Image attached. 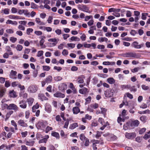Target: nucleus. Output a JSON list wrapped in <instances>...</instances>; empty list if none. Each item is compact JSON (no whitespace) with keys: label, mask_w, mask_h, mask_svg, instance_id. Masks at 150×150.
Masks as SVG:
<instances>
[{"label":"nucleus","mask_w":150,"mask_h":150,"mask_svg":"<svg viewBox=\"0 0 150 150\" xmlns=\"http://www.w3.org/2000/svg\"><path fill=\"white\" fill-rule=\"evenodd\" d=\"M52 80V76H49L46 78L45 82L47 83H50L51 82Z\"/></svg>","instance_id":"43"},{"label":"nucleus","mask_w":150,"mask_h":150,"mask_svg":"<svg viewBox=\"0 0 150 150\" xmlns=\"http://www.w3.org/2000/svg\"><path fill=\"white\" fill-rule=\"evenodd\" d=\"M33 29L32 28H29L27 29L26 30V33L28 35H30L31 33H32L33 31Z\"/></svg>","instance_id":"54"},{"label":"nucleus","mask_w":150,"mask_h":150,"mask_svg":"<svg viewBox=\"0 0 150 150\" xmlns=\"http://www.w3.org/2000/svg\"><path fill=\"white\" fill-rule=\"evenodd\" d=\"M48 123L46 120H42L39 121L37 123L36 126L38 129H44L45 128L46 126L48 125Z\"/></svg>","instance_id":"1"},{"label":"nucleus","mask_w":150,"mask_h":150,"mask_svg":"<svg viewBox=\"0 0 150 150\" xmlns=\"http://www.w3.org/2000/svg\"><path fill=\"white\" fill-rule=\"evenodd\" d=\"M51 135L52 136L56 137L57 139H59V134L56 132H52L51 133Z\"/></svg>","instance_id":"30"},{"label":"nucleus","mask_w":150,"mask_h":150,"mask_svg":"<svg viewBox=\"0 0 150 150\" xmlns=\"http://www.w3.org/2000/svg\"><path fill=\"white\" fill-rule=\"evenodd\" d=\"M9 96L12 98H15L17 96L16 93L13 90L10 91L9 92Z\"/></svg>","instance_id":"23"},{"label":"nucleus","mask_w":150,"mask_h":150,"mask_svg":"<svg viewBox=\"0 0 150 150\" xmlns=\"http://www.w3.org/2000/svg\"><path fill=\"white\" fill-rule=\"evenodd\" d=\"M73 113L74 114H77L80 111L79 108L78 107H75L72 109Z\"/></svg>","instance_id":"24"},{"label":"nucleus","mask_w":150,"mask_h":150,"mask_svg":"<svg viewBox=\"0 0 150 150\" xmlns=\"http://www.w3.org/2000/svg\"><path fill=\"white\" fill-rule=\"evenodd\" d=\"M144 46V43L139 44L138 42L136 41L133 42L131 44L132 47L137 49H141L142 47H143Z\"/></svg>","instance_id":"5"},{"label":"nucleus","mask_w":150,"mask_h":150,"mask_svg":"<svg viewBox=\"0 0 150 150\" xmlns=\"http://www.w3.org/2000/svg\"><path fill=\"white\" fill-rule=\"evenodd\" d=\"M11 82L8 81H5V86L6 87H8L10 86Z\"/></svg>","instance_id":"61"},{"label":"nucleus","mask_w":150,"mask_h":150,"mask_svg":"<svg viewBox=\"0 0 150 150\" xmlns=\"http://www.w3.org/2000/svg\"><path fill=\"white\" fill-rule=\"evenodd\" d=\"M85 78V76L82 75L78 77L76 81L79 83H82L84 82V79Z\"/></svg>","instance_id":"17"},{"label":"nucleus","mask_w":150,"mask_h":150,"mask_svg":"<svg viewBox=\"0 0 150 150\" xmlns=\"http://www.w3.org/2000/svg\"><path fill=\"white\" fill-rule=\"evenodd\" d=\"M53 130V128L51 127L47 126L45 128V132L46 133H48L50 131Z\"/></svg>","instance_id":"44"},{"label":"nucleus","mask_w":150,"mask_h":150,"mask_svg":"<svg viewBox=\"0 0 150 150\" xmlns=\"http://www.w3.org/2000/svg\"><path fill=\"white\" fill-rule=\"evenodd\" d=\"M10 40L12 42L14 43L17 41V38H16L11 37L10 38Z\"/></svg>","instance_id":"53"},{"label":"nucleus","mask_w":150,"mask_h":150,"mask_svg":"<svg viewBox=\"0 0 150 150\" xmlns=\"http://www.w3.org/2000/svg\"><path fill=\"white\" fill-rule=\"evenodd\" d=\"M115 91L112 89H109L105 91L104 94L105 97L110 98L113 96Z\"/></svg>","instance_id":"4"},{"label":"nucleus","mask_w":150,"mask_h":150,"mask_svg":"<svg viewBox=\"0 0 150 150\" xmlns=\"http://www.w3.org/2000/svg\"><path fill=\"white\" fill-rule=\"evenodd\" d=\"M18 81H14L12 83L11 86L12 87H14L17 86H18Z\"/></svg>","instance_id":"60"},{"label":"nucleus","mask_w":150,"mask_h":150,"mask_svg":"<svg viewBox=\"0 0 150 150\" xmlns=\"http://www.w3.org/2000/svg\"><path fill=\"white\" fill-rule=\"evenodd\" d=\"M91 96H88L87 98L86 99V104L89 103L91 100Z\"/></svg>","instance_id":"63"},{"label":"nucleus","mask_w":150,"mask_h":150,"mask_svg":"<svg viewBox=\"0 0 150 150\" xmlns=\"http://www.w3.org/2000/svg\"><path fill=\"white\" fill-rule=\"evenodd\" d=\"M146 129L145 128H143L141 129L139 131V133L140 134H142L146 131Z\"/></svg>","instance_id":"57"},{"label":"nucleus","mask_w":150,"mask_h":150,"mask_svg":"<svg viewBox=\"0 0 150 150\" xmlns=\"http://www.w3.org/2000/svg\"><path fill=\"white\" fill-rule=\"evenodd\" d=\"M150 130L144 136V138L145 139L150 138Z\"/></svg>","instance_id":"40"},{"label":"nucleus","mask_w":150,"mask_h":150,"mask_svg":"<svg viewBox=\"0 0 150 150\" xmlns=\"http://www.w3.org/2000/svg\"><path fill=\"white\" fill-rule=\"evenodd\" d=\"M130 87V85L129 84L125 85H121V88L123 90L125 89L128 88L129 89Z\"/></svg>","instance_id":"42"},{"label":"nucleus","mask_w":150,"mask_h":150,"mask_svg":"<svg viewBox=\"0 0 150 150\" xmlns=\"http://www.w3.org/2000/svg\"><path fill=\"white\" fill-rule=\"evenodd\" d=\"M17 74V72L16 71L13 70H11L10 74V77L12 79H16V75Z\"/></svg>","instance_id":"16"},{"label":"nucleus","mask_w":150,"mask_h":150,"mask_svg":"<svg viewBox=\"0 0 150 150\" xmlns=\"http://www.w3.org/2000/svg\"><path fill=\"white\" fill-rule=\"evenodd\" d=\"M98 122H100L102 125H104L105 124H109V123L108 122H105L104 120L101 117H100L98 120Z\"/></svg>","instance_id":"28"},{"label":"nucleus","mask_w":150,"mask_h":150,"mask_svg":"<svg viewBox=\"0 0 150 150\" xmlns=\"http://www.w3.org/2000/svg\"><path fill=\"white\" fill-rule=\"evenodd\" d=\"M18 124L23 127H26L27 126V124L25 123L24 121L22 120H20L18 122Z\"/></svg>","instance_id":"22"},{"label":"nucleus","mask_w":150,"mask_h":150,"mask_svg":"<svg viewBox=\"0 0 150 150\" xmlns=\"http://www.w3.org/2000/svg\"><path fill=\"white\" fill-rule=\"evenodd\" d=\"M54 96L56 98H64L65 95L64 94L62 93L59 91H57L54 94Z\"/></svg>","instance_id":"15"},{"label":"nucleus","mask_w":150,"mask_h":150,"mask_svg":"<svg viewBox=\"0 0 150 150\" xmlns=\"http://www.w3.org/2000/svg\"><path fill=\"white\" fill-rule=\"evenodd\" d=\"M141 120L143 122H145L146 121V117L145 116H142L140 117Z\"/></svg>","instance_id":"62"},{"label":"nucleus","mask_w":150,"mask_h":150,"mask_svg":"<svg viewBox=\"0 0 150 150\" xmlns=\"http://www.w3.org/2000/svg\"><path fill=\"white\" fill-rule=\"evenodd\" d=\"M142 89L144 91L147 90L149 89V87L148 86H146L144 84L142 85Z\"/></svg>","instance_id":"50"},{"label":"nucleus","mask_w":150,"mask_h":150,"mask_svg":"<svg viewBox=\"0 0 150 150\" xmlns=\"http://www.w3.org/2000/svg\"><path fill=\"white\" fill-rule=\"evenodd\" d=\"M20 107L23 109H25L26 108L27 105L26 102L25 100H22L19 103Z\"/></svg>","instance_id":"12"},{"label":"nucleus","mask_w":150,"mask_h":150,"mask_svg":"<svg viewBox=\"0 0 150 150\" xmlns=\"http://www.w3.org/2000/svg\"><path fill=\"white\" fill-rule=\"evenodd\" d=\"M6 23L7 24H11L17 25L18 24V23L16 21H13L11 20H8L6 21Z\"/></svg>","instance_id":"25"},{"label":"nucleus","mask_w":150,"mask_h":150,"mask_svg":"<svg viewBox=\"0 0 150 150\" xmlns=\"http://www.w3.org/2000/svg\"><path fill=\"white\" fill-rule=\"evenodd\" d=\"M15 145L14 144H12L8 145V146H6V149H7L10 150L11 148L15 146Z\"/></svg>","instance_id":"51"},{"label":"nucleus","mask_w":150,"mask_h":150,"mask_svg":"<svg viewBox=\"0 0 150 150\" xmlns=\"http://www.w3.org/2000/svg\"><path fill=\"white\" fill-rule=\"evenodd\" d=\"M122 56L126 57H134L137 58H139V55L135 52H129L122 54Z\"/></svg>","instance_id":"3"},{"label":"nucleus","mask_w":150,"mask_h":150,"mask_svg":"<svg viewBox=\"0 0 150 150\" xmlns=\"http://www.w3.org/2000/svg\"><path fill=\"white\" fill-rule=\"evenodd\" d=\"M78 8L79 10L86 12H88L89 11L88 8L86 6L83 5H78Z\"/></svg>","instance_id":"8"},{"label":"nucleus","mask_w":150,"mask_h":150,"mask_svg":"<svg viewBox=\"0 0 150 150\" xmlns=\"http://www.w3.org/2000/svg\"><path fill=\"white\" fill-rule=\"evenodd\" d=\"M38 88L35 85L30 86L28 88V92L31 93H34L38 90Z\"/></svg>","instance_id":"7"},{"label":"nucleus","mask_w":150,"mask_h":150,"mask_svg":"<svg viewBox=\"0 0 150 150\" xmlns=\"http://www.w3.org/2000/svg\"><path fill=\"white\" fill-rule=\"evenodd\" d=\"M11 125L14 127L15 129L17 130L18 129L17 125L16 122L14 120H12L11 121Z\"/></svg>","instance_id":"31"},{"label":"nucleus","mask_w":150,"mask_h":150,"mask_svg":"<svg viewBox=\"0 0 150 150\" xmlns=\"http://www.w3.org/2000/svg\"><path fill=\"white\" fill-rule=\"evenodd\" d=\"M120 9H115L114 8H110L108 10L109 12H120Z\"/></svg>","instance_id":"32"},{"label":"nucleus","mask_w":150,"mask_h":150,"mask_svg":"<svg viewBox=\"0 0 150 150\" xmlns=\"http://www.w3.org/2000/svg\"><path fill=\"white\" fill-rule=\"evenodd\" d=\"M108 82L110 84H114L115 82V81L112 78H109L107 79Z\"/></svg>","instance_id":"34"},{"label":"nucleus","mask_w":150,"mask_h":150,"mask_svg":"<svg viewBox=\"0 0 150 150\" xmlns=\"http://www.w3.org/2000/svg\"><path fill=\"white\" fill-rule=\"evenodd\" d=\"M38 96L39 98L42 101L48 100V99L42 93H40L39 94Z\"/></svg>","instance_id":"19"},{"label":"nucleus","mask_w":150,"mask_h":150,"mask_svg":"<svg viewBox=\"0 0 150 150\" xmlns=\"http://www.w3.org/2000/svg\"><path fill=\"white\" fill-rule=\"evenodd\" d=\"M125 136L128 139H133L136 137V135L135 132L130 133L126 132L125 134Z\"/></svg>","instance_id":"6"},{"label":"nucleus","mask_w":150,"mask_h":150,"mask_svg":"<svg viewBox=\"0 0 150 150\" xmlns=\"http://www.w3.org/2000/svg\"><path fill=\"white\" fill-rule=\"evenodd\" d=\"M43 53V52L42 50H40L37 53V56L39 57L42 55Z\"/></svg>","instance_id":"55"},{"label":"nucleus","mask_w":150,"mask_h":150,"mask_svg":"<svg viewBox=\"0 0 150 150\" xmlns=\"http://www.w3.org/2000/svg\"><path fill=\"white\" fill-rule=\"evenodd\" d=\"M7 109L8 110H13L15 111L18 110V108L16 104L12 103L11 104L8 106Z\"/></svg>","instance_id":"10"},{"label":"nucleus","mask_w":150,"mask_h":150,"mask_svg":"<svg viewBox=\"0 0 150 150\" xmlns=\"http://www.w3.org/2000/svg\"><path fill=\"white\" fill-rule=\"evenodd\" d=\"M34 101V99L32 98H30L28 99L27 100V102L28 103L29 105L31 106L32 105Z\"/></svg>","instance_id":"29"},{"label":"nucleus","mask_w":150,"mask_h":150,"mask_svg":"<svg viewBox=\"0 0 150 150\" xmlns=\"http://www.w3.org/2000/svg\"><path fill=\"white\" fill-rule=\"evenodd\" d=\"M116 138V137L113 134H108V135L107 137V139L108 141H113Z\"/></svg>","instance_id":"14"},{"label":"nucleus","mask_w":150,"mask_h":150,"mask_svg":"<svg viewBox=\"0 0 150 150\" xmlns=\"http://www.w3.org/2000/svg\"><path fill=\"white\" fill-rule=\"evenodd\" d=\"M41 39L40 41V45L41 46L42 48H45L46 47L45 46V45H43V44L45 42L44 38H45V36H42L41 37Z\"/></svg>","instance_id":"18"},{"label":"nucleus","mask_w":150,"mask_h":150,"mask_svg":"<svg viewBox=\"0 0 150 150\" xmlns=\"http://www.w3.org/2000/svg\"><path fill=\"white\" fill-rule=\"evenodd\" d=\"M108 40V39L105 37H100L98 39V42H107Z\"/></svg>","instance_id":"27"},{"label":"nucleus","mask_w":150,"mask_h":150,"mask_svg":"<svg viewBox=\"0 0 150 150\" xmlns=\"http://www.w3.org/2000/svg\"><path fill=\"white\" fill-rule=\"evenodd\" d=\"M39 105L38 103H37L35 105H34L32 107V111L33 112H35L36 111V109H38L39 108Z\"/></svg>","instance_id":"36"},{"label":"nucleus","mask_w":150,"mask_h":150,"mask_svg":"<svg viewBox=\"0 0 150 150\" xmlns=\"http://www.w3.org/2000/svg\"><path fill=\"white\" fill-rule=\"evenodd\" d=\"M28 134V132L27 131L23 132L21 133L22 137H25L27 136Z\"/></svg>","instance_id":"58"},{"label":"nucleus","mask_w":150,"mask_h":150,"mask_svg":"<svg viewBox=\"0 0 150 150\" xmlns=\"http://www.w3.org/2000/svg\"><path fill=\"white\" fill-rule=\"evenodd\" d=\"M78 126V124L77 123H74L70 125L69 127L70 129H73L75 128Z\"/></svg>","instance_id":"41"},{"label":"nucleus","mask_w":150,"mask_h":150,"mask_svg":"<svg viewBox=\"0 0 150 150\" xmlns=\"http://www.w3.org/2000/svg\"><path fill=\"white\" fill-rule=\"evenodd\" d=\"M85 140V143L84 144L85 146H88L89 145L90 143L89 139L88 138H87Z\"/></svg>","instance_id":"59"},{"label":"nucleus","mask_w":150,"mask_h":150,"mask_svg":"<svg viewBox=\"0 0 150 150\" xmlns=\"http://www.w3.org/2000/svg\"><path fill=\"white\" fill-rule=\"evenodd\" d=\"M131 127L132 129L134 127H137L139 124V122L137 120H135L130 122Z\"/></svg>","instance_id":"13"},{"label":"nucleus","mask_w":150,"mask_h":150,"mask_svg":"<svg viewBox=\"0 0 150 150\" xmlns=\"http://www.w3.org/2000/svg\"><path fill=\"white\" fill-rule=\"evenodd\" d=\"M13 112V111L12 110H11L8 112L6 116V118L5 119V120H6L10 116L11 114H12Z\"/></svg>","instance_id":"35"},{"label":"nucleus","mask_w":150,"mask_h":150,"mask_svg":"<svg viewBox=\"0 0 150 150\" xmlns=\"http://www.w3.org/2000/svg\"><path fill=\"white\" fill-rule=\"evenodd\" d=\"M127 110L125 109L123 110L121 114L120 115V116L118 117L117 122L120 124V125H121L122 123V122H124L125 121V118L124 117L127 115Z\"/></svg>","instance_id":"2"},{"label":"nucleus","mask_w":150,"mask_h":150,"mask_svg":"<svg viewBox=\"0 0 150 150\" xmlns=\"http://www.w3.org/2000/svg\"><path fill=\"white\" fill-rule=\"evenodd\" d=\"M129 89H130L131 91L134 92H136L137 90V88H135V86H130V87Z\"/></svg>","instance_id":"48"},{"label":"nucleus","mask_w":150,"mask_h":150,"mask_svg":"<svg viewBox=\"0 0 150 150\" xmlns=\"http://www.w3.org/2000/svg\"><path fill=\"white\" fill-rule=\"evenodd\" d=\"M35 21L39 25H43L45 24V23L41 21L40 19L39 18H36L35 19Z\"/></svg>","instance_id":"33"},{"label":"nucleus","mask_w":150,"mask_h":150,"mask_svg":"<svg viewBox=\"0 0 150 150\" xmlns=\"http://www.w3.org/2000/svg\"><path fill=\"white\" fill-rule=\"evenodd\" d=\"M127 97L130 99H132L133 98V96L132 94L129 93H126L124 95V99H125V98L126 97Z\"/></svg>","instance_id":"37"},{"label":"nucleus","mask_w":150,"mask_h":150,"mask_svg":"<svg viewBox=\"0 0 150 150\" xmlns=\"http://www.w3.org/2000/svg\"><path fill=\"white\" fill-rule=\"evenodd\" d=\"M35 142L33 141H26L25 143L26 145L30 146H32L33 145Z\"/></svg>","instance_id":"38"},{"label":"nucleus","mask_w":150,"mask_h":150,"mask_svg":"<svg viewBox=\"0 0 150 150\" xmlns=\"http://www.w3.org/2000/svg\"><path fill=\"white\" fill-rule=\"evenodd\" d=\"M21 150H28V147L25 145H22L21 146Z\"/></svg>","instance_id":"64"},{"label":"nucleus","mask_w":150,"mask_h":150,"mask_svg":"<svg viewBox=\"0 0 150 150\" xmlns=\"http://www.w3.org/2000/svg\"><path fill=\"white\" fill-rule=\"evenodd\" d=\"M45 110L48 113H50L52 110L51 106L48 104H46L45 108Z\"/></svg>","instance_id":"20"},{"label":"nucleus","mask_w":150,"mask_h":150,"mask_svg":"<svg viewBox=\"0 0 150 150\" xmlns=\"http://www.w3.org/2000/svg\"><path fill=\"white\" fill-rule=\"evenodd\" d=\"M123 128V129L125 130L132 129V127H131L130 121H129L126 122V124L124 125Z\"/></svg>","instance_id":"9"},{"label":"nucleus","mask_w":150,"mask_h":150,"mask_svg":"<svg viewBox=\"0 0 150 150\" xmlns=\"http://www.w3.org/2000/svg\"><path fill=\"white\" fill-rule=\"evenodd\" d=\"M70 39L72 41H79L80 40V39L79 38L76 37L74 36L72 37Z\"/></svg>","instance_id":"47"},{"label":"nucleus","mask_w":150,"mask_h":150,"mask_svg":"<svg viewBox=\"0 0 150 150\" xmlns=\"http://www.w3.org/2000/svg\"><path fill=\"white\" fill-rule=\"evenodd\" d=\"M80 139L82 141H83L86 139L83 134H81L79 136Z\"/></svg>","instance_id":"45"},{"label":"nucleus","mask_w":150,"mask_h":150,"mask_svg":"<svg viewBox=\"0 0 150 150\" xmlns=\"http://www.w3.org/2000/svg\"><path fill=\"white\" fill-rule=\"evenodd\" d=\"M67 45V47L69 49H73L75 47V44L74 43H68Z\"/></svg>","instance_id":"39"},{"label":"nucleus","mask_w":150,"mask_h":150,"mask_svg":"<svg viewBox=\"0 0 150 150\" xmlns=\"http://www.w3.org/2000/svg\"><path fill=\"white\" fill-rule=\"evenodd\" d=\"M43 69L44 71H48L50 69V67L49 66H43Z\"/></svg>","instance_id":"52"},{"label":"nucleus","mask_w":150,"mask_h":150,"mask_svg":"<svg viewBox=\"0 0 150 150\" xmlns=\"http://www.w3.org/2000/svg\"><path fill=\"white\" fill-rule=\"evenodd\" d=\"M23 48V47L22 46L19 44L17 45L16 47V50L19 51H21V50H22Z\"/></svg>","instance_id":"46"},{"label":"nucleus","mask_w":150,"mask_h":150,"mask_svg":"<svg viewBox=\"0 0 150 150\" xmlns=\"http://www.w3.org/2000/svg\"><path fill=\"white\" fill-rule=\"evenodd\" d=\"M140 68L139 67H136L134 68V69L131 70V71L132 73H134L137 72L139 69Z\"/></svg>","instance_id":"49"},{"label":"nucleus","mask_w":150,"mask_h":150,"mask_svg":"<svg viewBox=\"0 0 150 150\" xmlns=\"http://www.w3.org/2000/svg\"><path fill=\"white\" fill-rule=\"evenodd\" d=\"M79 93L82 94H85L88 92V89L86 88H83L80 89L79 90Z\"/></svg>","instance_id":"21"},{"label":"nucleus","mask_w":150,"mask_h":150,"mask_svg":"<svg viewBox=\"0 0 150 150\" xmlns=\"http://www.w3.org/2000/svg\"><path fill=\"white\" fill-rule=\"evenodd\" d=\"M81 102V100L80 99H78L76 100V102L75 103V105L77 106V107H80L81 105L80 103Z\"/></svg>","instance_id":"56"},{"label":"nucleus","mask_w":150,"mask_h":150,"mask_svg":"<svg viewBox=\"0 0 150 150\" xmlns=\"http://www.w3.org/2000/svg\"><path fill=\"white\" fill-rule=\"evenodd\" d=\"M6 50L8 52V54L9 55H12L13 54V52L12 51L10 47L9 46H7L6 47Z\"/></svg>","instance_id":"26"},{"label":"nucleus","mask_w":150,"mask_h":150,"mask_svg":"<svg viewBox=\"0 0 150 150\" xmlns=\"http://www.w3.org/2000/svg\"><path fill=\"white\" fill-rule=\"evenodd\" d=\"M69 84V87L71 89L72 91L73 92L74 94H76L77 93V91L76 88H75L73 83H68Z\"/></svg>","instance_id":"11"}]
</instances>
